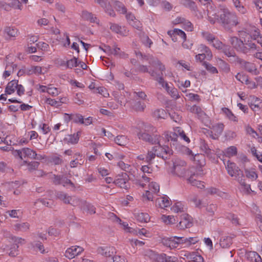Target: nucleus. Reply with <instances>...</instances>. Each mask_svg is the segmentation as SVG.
<instances>
[{"label": "nucleus", "mask_w": 262, "mask_h": 262, "mask_svg": "<svg viewBox=\"0 0 262 262\" xmlns=\"http://www.w3.org/2000/svg\"><path fill=\"white\" fill-rule=\"evenodd\" d=\"M181 3L185 7L192 10H195L196 8L195 3L192 0H181Z\"/></svg>", "instance_id": "obj_47"}, {"label": "nucleus", "mask_w": 262, "mask_h": 262, "mask_svg": "<svg viewBox=\"0 0 262 262\" xmlns=\"http://www.w3.org/2000/svg\"><path fill=\"white\" fill-rule=\"evenodd\" d=\"M146 105L144 102H142L140 101H136L133 104V108L136 111L142 112L145 108Z\"/></svg>", "instance_id": "obj_48"}, {"label": "nucleus", "mask_w": 262, "mask_h": 262, "mask_svg": "<svg viewBox=\"0 0 262 262\" xmlns=\"http://www.w3.org/2000/svg\"><path fill=\"white\" fill-rule=\"evenodd\" d=\"M16 152L21 159H23V157L33 159L34 156H36V151L29 148H24L21 150H17Z\"/></svg>", "instance_id": "obj_13"}, {"label": "nucleus", "mask_w": 262, "mask_h": 262, "mask_svg": "<svg viewBox=\"0 0 262 262\" xmlns=\"http://www.w3.org/2000/svg\"><path fill=\"white\" fill-rule=\"evenodd\" d=\"M9 255L12 257H15L19 254L18 246L12 244L10 249Z\"/></svg>", "instance_id": "obj_62"}, {"label": "nucleus", "mask_w": 262, "mask_h": 262, "mask_svg": "<svg viewBox=\"0 0 262 262\" xmlns=\"http://www.w3.org/2000/svg\"><path fill=\"white\" fill-rule=\"evenodd\" d=\"M232 238L229 236H223L220 242V245L223 248H228L232 244Z\"/></svg>", "instance_id": "obj_29"}, {"label": "nucleus", "mask_w": 262, "mask_h": 262, "mask_svg": "<svg viewBox=\"0 0 262 262\" xmlns=\"http://www.w3.org/2000/svg\"><path fill=\"white\" fill-rule=\"evenodd\" d=\"M168 34L169 35H171L172 34L174 36L178 35L183 39L184 41H185L186 39V35L185 33L180 29H174L173 30L169 31L168 32Z\"/></svg>", "instance_id": "obj_38"}, {"label": "nucleus", "mask_w": 262, "mask_h": 262, "mask_svg": "<svg viewBox=\"0 0 262 262\" xmlns=\"http://www.w3.org/2000/svg\"><path fill=\"white\" fill-rule=\"evenodd\" d=\"M114 141L118 145L125 146L128 143L129 139L124 135H119L115 138Z\"/></svg>", "instance_id": "obj_31"}, {"label": "nucleus", "mask_w": 262, "mask_h": 262, "mask_svg": "<svg viewBox=\"0 0 262 262\" xmlns=\"http://www.w3.org/2000/svg\"><path fill=\"white\" fill-rule=\"evenodd\" d=\"M56 196L59 200L62 201L65 204L70 203V196L63 192L58 191L56 192Z\"/></svg>", "instance_id": "obj_42"}, {"label": "nucleus", "mask_w": 262, "mask_h": 262, "mask_svg": "<svg viewBox=\"0 0 262 262\" xmlns=\"http://www.w3.org/2000/svg\"><path fill=\"white\" fill-rule=\"evenodd\" d=\"M176 238L174 237L171 238H163L162 239V243L166 247H169L170 249L176 248L179 245L178 240L176 241Z\"/></svg>", "instance_id": "obj_18"}, {"label": "nucleus", "mask_w": 262, "mask_h": 262, "mask_svg": "<svg viewBox=\"0 0 262 262\" xmlns=\"http://www.w3.org/2000/svg\"><path fill=\"white\" fill-rule=\"evenodd\" d=\"M83 250L82 247L76 246H72L66 251L65 256L69 259H72L79 255Z\"/></svg>", "instance_id": "obj_8"}, {"label": "nucleus", "mask_w": 262, "mask_h": 262, "mask_svg": "<svg viewBox=\"0 0 262 262\" xmlns=\"http://www.w3.org/2000/svg\"><path fill=\"white\" fill-rule=\"evenodd\" d=\"M210 127L211 129V134H214V135H210V136L213 139H216L223 133L224 125L222 123H219L212 125Z\"/></svg>", "instance_id": "obj_11"}, {"label": "nucleus", "mask_w": 262, "mask_h": 262, "mask_svg": "<svg viewBox=\"0 0 262 262\" xmlns=\"http://www.w3.org/2000/svg\"><path fill=\"white\" fill-rule=\"evenodd\" d=\"M157 130L155 127L149 123H144L141 129L137 134L138 138L151 144L159 142L160 135L156 134Z\"/></svg>", "instance_id": "obj_1"}, {"label": "nucleus", "mask_w": 262, "mask_h": 262, "mask_svg": "<svg viewBox=\"0 0 262 262\" xmlns=\"http://www.w3.org/2000/svg\"><path fill=\"white\" fill-rule=\"evenodd\" d=\"M236 60L247 72L254 75L257 74V70L254 63L246 61L238 57H236Z\"/></svg>", "instance_id": "obj_7"}, {"label": "nucleus", "mask_w": 262, "mask_h": 262, "mask_svg": "<svg viewBox=\"0 0 262 262\" xmlns=\"http://www.w3.org/2000/svg\"><path fill=\"white\" fill-rule=\"evenodd\" d=\"M258 46H257L254 42H252L251 40H248L247 42L244 43L242 53L247 55H251L254 51L257 50L258 48Z\"/></svg>", "instance_id": "obj_9"}, {"label": "nucleus", "mask_w": 262, "mask_h": 262, "mask_svg": "<svg viewBox=\"0 0 262 262\" xmlns=\"http://www.w3.org/2000/svg\"><path fill=\"white\" fill-rule=\"evenodd\" d=\"M237 152V148L234 146H231L225 149L224 154L226 157L230 158L236 155Z\"/></svg>", "instance_id": "obj_40"}, {"label": "nucleus", "mask_w": 262, "mask_h": 262, "mask_svg": "<svg viewBox=\"0 0 262 262\" xmlns=\"http://www.w3.org/2000/svg\"><path fill=\"white\" fill-rule=\"evenodd\" d=\"M29 74L40 75L42 74V68L39 66H31L28 70Z\"/></svg>", "instance_id": "obj_54"}, {"label": "nucleus", "mask_w": 262, "mask_h": 262, "mask_svg": "<svg viewBox=\"0 0 262 262\" xmlns=\"http://www.w3.org/2000/svg\"><path fill=\"white\" fill-rule=\"evenodd\" d=\"M149 74L165 90L169 86L168 83L164 80L163 75H160V74H158L155 70L151 71L149 72Z\"/></svg>", "instance_id": "obj_16"}, {"label": "nucleus", "mask_w": 262, "mask_h": 262, "mask_svg": "<svg viewBox=\"0 0 262 262\" xmlns=\"http://www.w3.org/2000/svg\"><path fill=\"white\" fill-rule=\"evenodd\" d=\"M114 183L120 188L127 189L129 187L128 177L126 173L118 175L114 181Z\"/></svg>", "instance_id": "obj_6"}, {"label": "nucleus", "mask_w": 262, "mask_h": 262, "mask_svg": "<svg viewBox=\"0 0 262 262\" xmlns=\"http://www.w3.org/2000/svg\"><path fill=\"white\" fill-rule=\"evenodd\" d=\"M192 223L191 221L190 217L186 214H183L181 216V220L177 227L180 229H185L192 226Z\"/></svg>", "instance_id": "obj_12"}, {"label": "nucleus", "mask_w": 262, "mask_h": 262, "mask_svg": "<svg viewBox=\"0 0 262 262\" xmlns=\"http://www.w3.org/2000/svg\"><path fill=\"white\" fill-rule=\"evenodd\" d=\"M141 170L143 172L142 178L144 182L148 183L150 180V176L152 173V168L148 165H143L141 167Z\"/></svg>", "instance_id": "obj_17"}, {"label": "nucleus", "mask_w": 262, "mask_h": 262, "mask_svg": "<svg viewBox=\"0 0 262 262\" xmlns=\"http://www.w3.org/2000/svg\"><path fill=\"white\" fill-rule=\"evenodd\" d=\"M140 37L141 42L144 46H145L148 48L150 47L151 45L152 44V41L148 37V36H147L144 33H142L140 35Z\"/></svg>", "instance_id": "obj_41"}, {"label": "nucleus", "mask_w": 262, "mask_h": 262, "mask_svg": "<svg viewBox=\"0 0 262 262\" xmlns=\"http://www.w3.org/2000/svg\"><path fill=\"white\" fill-rule=\"evenodd\" d=\"M202 37L207 41L209 43H211L213 40H214L215 36L212 33L208 31H202L201 32Z\"/></svg>", "instance_id": "obj_46"}, {"label": "nucleus", "mask_w": 262, "mask_h": 262, "mask_svg": "<svg viewBox=\"0 0 262 262\" xmlns=\"http://www.w3.org/2000/svg\"><path fill=\"white\" fill-rule=\"evenodd\" d=\"M166 91L173 99H177L180 97L177 89L173 86L169 85L166 89Z\"/></svg>", "instance_id": "obj_39"}, {"label": "nucleus", "mask_w": 262, "mask_h": 262, "mask_svg": "<svg viewBox=\"0 0 262 262\" xmlns=\"http://www.w3.org/2000/svg\"><path fill=\"white\" fill-rule=\"evenodd\" d=\"M230 42L234 48L242 53L243 47L244 43L241 39L235 36L230 37Z\"/></svg>", "instance_id": "obj_19"}, {"label": "nucleus", "mask_w": 262, "mask_h": 262, "mask_svg": "<svg viewBox=\"0 0 262 262\" xmlns=\"http://www.w3.org/2000/svg\"><path fill=\"white\" fill-rule=\"evenodd\" d=\"M223 53L226 55L227 56L230 57H235L236 59V56H235V53L234 51L231 49L230 47L228 46H225L223 47L222 49Z\"/></svg>", "instance_id": "obj_58"}, {"label": "nucleus", "mask_w": 262, "mask_h": 262, "mask_svg": "<svg viewBox=\"0 0 262 262\" xmlns=\"http://www.w3.org/2000/svg\"><path fill=\"white\" fill-rule=\"evenodd\" d=\"M11 238L12 242H13V244L15 245L18 246V247L20 245H23L26 243L25 239L21 237L11 235Z\"/></svg>", "instance_id": "obj_60"}, {"label": "nucleus", "mask_w": 262, "mask_h": 262, "mask_svg": "<svg viewBox=\"0 0 262 262\" xmlns=\"http://www.w3.org/2000/svg\"><path fill=\"white\" fill-rule=\"evenodd\" d=\"M253 101L249 104L250 108L254 112L258 111L260 110V100L257 98H253Z\"/></svg>", "instance_id": "obj_43"}, {"label": "nucleus", "mask_w": 262, "mask_h": 262, "mask_svg": "<svg viewBox=\"0 0 262 262\" xmlns=\"http://www.w3.org/2000/svg\"><path fill=\"white\" fill-rule=\"evenodd\" d=\"M14 68H16V65L14 64H11L10 65H7L6 66V70L5 71L3 74V77L6 78L9 76L11 73L13 72Z\"/></svg>", "instance_id": "obj_55"}, {"label": "nucleus", "mask_w": 262, "mask_h": 262, "mask_svg": "<svg viewBox=\"0 0 262 262\" xmlns=\"http://www.w3.org/2000/svg\"><path fill=\"white\" fill-rule=\"evenodd\" d=\"M186 162L180 159L176 158L173 161L172 173L180 177L189 176L192 173L191 168L187 169Z\"/></svg>", "instance_id": "obj_3"}, {"label": "nucleus", "mask_w": 262, "mask_h": 262, "mask_svg": "<svg viewBox=\"0 0 262 262\" xmlns=\"http://www.w3.org/2000/svg\"><path fill=\"white\" fill-rule=\"evenodd\" d=\"M68 117L67 119L68 120H72L75 123L82 124L83 123V116L79 114H66Z\"/></svg>", "instance_id": "obj_28"}, {"label": "nucleus", "mask_w": 262, "mask_h": 262, "mask_svg": "<svg viewBox=\"0 0 262 262\" xmlns=\"http://www.w3.org/2000/svg\"><path fill=\"white\" fill-rule=\"evenodd\" d=\"M219 64L221 69L225 73H228L230 71V66L222 59L219 61Z\"/></svg>", "instance_id": "obj_64"}, {"label": "nucleus", "mask_w": 262, "mask_h": 262, "mask_svg": "<svg viewBox=\"0 0 262 262\" xmlns=\"http://www.w3.org/2000/svg\"><path fill=\"white\" fill-rule=\"evenodd\" d=\"M225 167L228 173L232 177H233L236 173L241 170L236 166V165L228 160L227 164H225Z\"/></svg>", "instance_id": "obj_14"}, {"label": "nucleus", "mask_w": 262, "mask_h": 262, "mask_svg": "<svg viewBox=\"0 0 262 262\" xmlns=\"http://www.w3.org/2000/svg\"><path fill=\"white\" fill-rule=\"evenodd\" d=\"M171 201L167 196H160L156 200V205L161 208H165L170 206Z\"/></svg>", "instance_id": "obj_20"}, {"label": "nucleus", "mask_w": 262, "mask_h": 262, "mask_svg": "<svg viewBox=\"0 0 262 262\" xmlns=\"http://www.w3.org/2000/svg\"><path fill=\"white\" fill-rule=\"evenodd\" d=\"M221 10L220 21L226 29L229 30L232 27L238 24V18L235 13L231 12L225 7L221 9Z\"/></svg>", "instance_id": "obj_2"}, {"label": "nucleus", "mask_w": 262, "mask_h": 262, "mask_svg": "<svg viewBox=\"0 0 262 262\" xmlns=\"http://www.w3.org/2000/svg\"><path fill=\"white\" fill-rule=\"evenodd\" d=\"M70 203L69 204H71L73 206H78L81 209V205H83V203L84 202V201L80 200L76 196H70Z\"/></svg>", "instance_id": "obj_50"}, {"label": "nucleus", "mask_w": 262, "mask_h": 262, "mask_svg": "<svg viewBox=\"0 0 262 262\" xmlns=\"http://www.w3.org/2000/svg\"><path fill=\"white\" fill-rule=\"evenodd\" d=\"M58 100L51 99L50 98H46L45 100V102L48 104L52 106L59 107L61 105V104L65 102L66 100V98H61L60 99H57Z\"/></svg>", "instance_id": "obj_23"}, {"label": "nucleus", "mask_w": 262, "mask_h": 262, "mask_svg": "<svg viewBox=\"0 0 262 262\" xmlns=\"http://www.w3.org/2000/svg\"><path fill=\"white\" fill-rule=\"evenodd\" d=\"M233 6L240 13L244 14L247 13L246 8L244 6L242 0H231Z\"/></svg>", "instance_id": "obj_26"}, {"label": "nucleus", "mask_w": 262, "mask_h": 262, "mask_svg": "<svg viewBox=\"0 0 262 262\" xmlns=\"http://www.w3.org/2000/svg\"><path fill=\"white\" fill-rule=\"evenodd\" d=\"M242 191L246 194H250L252 192L255 194V192L251 188L250 184L246 183V182L241 185Z\"/></svg>", "instance_id": "obj_52"}, {"label": "nucleus", "mask_w": 262, "mask_h": 262, "mask_svg": "<svg viewBox=\"0 0 262 262\" xmlns=\"http://www.w3.org/2000/svg\"><path fill=\"white\" fill-rule=\"evenodd\" d=\"M198 50L200 52L204 53L207 56V59L210 60L211 59L212 57V52L208 47L202 44L200 45Z\"/></svg>", "instance_id": "obj_30"}, {"label": "nucleus", "mask_w": 262, "mask_h": 262, "mask_svg": "<svg viewBox=\"0 0 262 262\" xmlns=\"http://www.w3.org/2000/svg\"><path fill=\"white\" fill-rule=\"evenodd\" d=\"M171 210L174 212H184L185 208L184 205L181 202H178L171 207Z\"/></svg>", "instance_id": "obj_53"}, {"label": "nucleus", "mask_w": 262, "mask_h": 262, "mask_svg": "<svg viewBox=\"0 0 262 262\" xmlns=\"http://www.w3.org/2000/svg\"><path fill=\"white\" fill-rule=\"evenodd\" d=\"M113 4L117 11L122 14L126 13V9L122 3L117 1H114L113 2Z\"/></svg>", "instance_id": "obj_37"}, {"label": "nucleus", "mask_w": 262, "mask_h": 262, "mask_svg": "<svg viewBox=\"0 0 262 262\" xmlns=\"http://www.w3.org/2000/svg\"><path fill=\"white\" fill-rule=\"evenodd\" d=\"M81 17L83 19L90 21L91 23L97 22V18L95 15L86 10L82 11Z\"/></svg>", "instance_id": "obj_27"}, {"label": "nucleus", "mask_w": 262, "mask_h": 262, "mask_svg": "<svg viewBox=\"0 0 262 262\" xmlns=\"http://www.w3.org/2000/svg\"><path fill=\"white\" fill-rule=\"evenodd\" d=\"M16 91L17 94L21 96L25 93L24 87L20 84H18V81L16 80H12L7 85L5 89V93L8 95H11Z\"/></svg>", "instance_id": "obj_4"}, {"label": "nucleus", "mask_w": 262, "mask_h": 262, "mask_svg": "<svg viewBox=\"0 0 262 262\" xmlns=\"http://www.w3.org/2000/svg\"><path fill=\"white\" fill-rule=\"evenodd\" d=\"M235 77L237 80L243 84H245L249 78L248 75L243 72L238 73Z\"/></svg>", "instance_id": "obj_56"}, {"label": "nucleus", "mask_w": 262, "mask_h": 262, "mask_svg": "<svg viewBox=\"0 0 262 262\" xmlns=\"http://www.w3.org/2000/svg\"><path fill=\"white\" fill-rule=\"evenodd\" d=\"M5 33L10 37H15L18 34V30L14 28L6 27L5 29Z\"/></svg>", "instance_id": "obj_45"}, {"label": "nucleus", "mask_w": 262, "mask_h": 262, "mask_svg": "<svg viewBox=\"0 0 262 262\" xmlns=\"http://www.w3.org/2000/svg\"><path fill=\"white\" fill-rule=\"evenodd\" d=\"M137 221L141 223H146L149 221V216L146 213L139 212L135 214Z\"/></svg>", "instance_id": "obj_33"}, {"label": "nucleus", "mask_w": 262, "mask_h": 262, "mask_svg": "<svg viewBox=\"0 0 262 262\" xmlns=\"http://www.w3.org/2000/svg\"><path fill=\"white\" fill-rule=\"evenodd\" d=\"M189 176L190 177L187 179V181L189 183L201 189L205 188L204 183L203 182L198 181L194 178V177L195 176L194 173L192 172Z\"/></svg>", "instance_id": "obj_22"}, {"label": "nucleus", "mask_w": 262, "mask_h": 262, "mask_svg": "<svg viewBox=\"0 0 262 262\" xmlns=\"http://www.w3.org/2000/svg\"><path fill=\"white\" fill-rule=\"evenodd\" d=\"M78 66V60L76 57H73L72 59L68 60L66 61V68L72 69Z\"/></svg>", "instance_id": "obj_61"}, {"label": "nucleus", "mask_w": 262, "mask_h": 262, "mask_svg": "<svg viewBox=\"0 0 262 262\" xmlns=\"http://www.w3.org/2000/svg\"><path fill=\"white\" fill-rule=\"evenodd\" d=\"M112 51L113 52H112V54L115 56L122 58H126L128 57L126 54H125L124 52H122L121 49L116 45L113 46Z\"/></svg>", "instance_id": "obj_34"}, {"label": "nucleus", "mask_w": 262, "mask_h": 262, "mask_svg": "<svg viewBox=\"0 0 262 262\" xmlns=\"http://www.w3.org/2000/svg\"><path fill=\"white\" fill-rule=\"evenodd\" d=\"M149 64L156 66L161 72V74H160V75H163V72L165 71V67L159 60L158 59H154L152 60V62H149Z\"/></svg>", "instance_id": "obj_44"}, {"label": "nucleus", "mask_w": 262, "mask_h": 262, "mask_svg": "<svg viewBox=\"0 0 262 262\" xmlns=\"http://www.w3.org/2000/svg\"><path fill=\"white\" fill-rule=\"evenodd\" d=\"M216 205L214 204H208L206 206V213L209 216H213L214 214V212L216 210Z\"/></svg>", "instance_id": "obj_57"}, {"label": "nucleus", "mask_w": 262, "mask_h": 262, "mask_svg": "<svg viewBox=\"0 0 262 262\" xmlns=\"http://www.w3.org/2000/svg\"><path fill=\"white\" fill-rule=\"evenodd\" d=\"M98 253L105 257H111L116 253L114 247H100L97 249Z\"/></svg>", "instance_id": "obj_15"}, {"label": "nucleus", "mask_w": 262, "mask_h": 262, "mask_svg": "<svg viewBox=\"0 0 262 262\" xmlns=\"http://www.w3.org/2000/svg\"><path fill=\"white\" fill-rule=\"evenodd\" d=\"M79 134H80V132H77L76 134L68 135V137L66 138V140L69 144H75L77 143L79 141Z\"/></svg>", "instance_id": "obj_35"}, {"label": "nucleus", "mask_w": 262, "mask_h": 262, "mask_svg": "<svg viewBox=\"0 0 262 262\" xmlns=\"http://www.w3.org/2000/svg\"><path fill=\"white\" fill-rule=\"evenodd\" d=\"M183 133H184L183 130L180 127H176L174 129L173 132L165 133L164 134V137L163 138H164L167 142L169 141L175 142L177 140L178 136L180 134H183Z\"/></svg>", "instance_id": "obj_10"}, {"label": "nucleus", "mask_w": 262, "mask_h": 262, "mask_svg": "<svg viewBox=\"0 0 262 262\" xmlns=\"http://www.w3.org/2000/svg\"><path fill=\"white\" fill-rule=\"evenodd\" d=\"M30 225L28 223H20L15 224L14 226V229L16 231H27L29 229Z\"/></svg>", "instance_id": "obj_32"}, {"label": "nucleus", "mask_w": 262, "mask_h": 262, "mask_svg": "<svg viewBox=\"0 0 262 262\" xmlns=\"http://www.w3.org/2000/svg\"><path fill=\"white\" fill-rule=\"evenodd\" d=\"M110 29L116 33L120 34L123 36H126L128 34V31L126 30L125 27H121L117 24H112Z\"/></svg>", "instance_id": "obj_24"}, {"label": "nucleus", "mask_w": 262, "mask_h": 262, "mask_svg": "<svg viewBox=\"0 0 262 262\" xmlns=\"http://www.w3.org/2000/svg\"><path fill=\"white\" fill-rule=\"evenodd\" d=\"M207 15V19L211 24H214L217 20H220L219 15L215 13H212L211 12L208 11Z\"/></svg>", "instance_id": "obj_59"}, {"label": "nucleus", "mask_w": 262, "mask_h": 262, "mask_svg": "<svg viewBox=\"0 0 262 262\" xmlns=\"http://www.w3.org/2000/svg\"><path fill=\"white\" fill-rule=\"evenodd\" d=\"M109 217L112 219L114 222L119 223L121 225L124 229L127 230L128 232H131L130 228L128 227V224L126 222H122L120 219L114 213H110Z\"/></svg>", "instance_id": "obj_25"}, {"label": "nucleus", "mask_w": 262, "mask_h": 262, "mask_svg": "<svg viewBox=\"0 0 262 262\" xmlns=\"http://www.w3.org/2000/svg\"><path fill=\"white\" fill-rule=\"evenodd\" d=\"M245 177L251 181H255L258 178V174L254 168H245Z\"/></svg>", "instance_id": "obj_21"}, {"label": "nucleus", "mask_w": 262, "mask_h": 262, "mask_svg": "<svg viewBox=\"0 0 262 262\" xmlns=\"http://www.w3.org/2000/svg\"><path fill=\"white\" fill-rule=\"evenodd\" d=\"M222 111L229 120L235 122L237 121L236 117L234 116V115L229 109L226 107H224L222 108Z\"/></svg>", "instance_id": "obj_49"}, {"label": "nucleus", "mask_w": 262, "mask_h": 262, "mask_svg": "<svg viewBox=\"0 0 262 262\" xmlns=\"http://www.w3.org/2000/svg\"><path fill=\"white\" fill-rule=\"evenodd\" d=\"M81 209L83 211H87L90 214H94L96 212L95 207L85 201L83 203V205H81Z\"/></svg>", "instance_id": "obj_36"}, {"label": "nucleus", "mask_w": 262, "mask_h": 262, "mask_svg": "<svg viewBox=\"0 0 262 262\" xmlns=\"http://www.w3.org/2000/svg\"><path fill=\"white\" fill-rule=\"evenodd\" d=\"M233 178H234V179L238 182L240 185L246 182L244 174H243L242 170L239 171V172L236 173L235 176L233 177Z\"/></svg>", "instance_id": "obj_63"}, {"label": "nucleus", "mask_w": 262, "mask_h": 262, "mask_svg": "<svg viewBox=\"0 0 262 262\" xmlns=\"http://www.w3.org/2000/svg\"><path fill=\"white\" fill-rule=\"evenodd\" d=\"M188 109L190 112L196 114L200 116H202L204 114V112L202 111V108L196 105L189 106Z\"/></svg>", "instance_id": "obj_51"}, {"label": "nucleus", "mask_w": 262, "mask_h": 262, "mask_svg": "<svg viewBox=\"0 0 262 262\" xmlns=\"http://www.w3.org/2000/svg\"><path fill=\"white\" fill-rule=\"evenodd\" d=\"M156 144L157 145L153 147V151L156 153L157 156L164 160L169 158L171 153L168 146H162L160 144V139H159V142L157 143Z\"/></svg>", "instance_id": "obj_5"}]
</instances>
